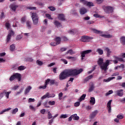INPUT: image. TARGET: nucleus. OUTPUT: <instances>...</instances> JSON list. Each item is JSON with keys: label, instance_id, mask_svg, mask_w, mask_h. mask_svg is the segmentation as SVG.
I'll list each match as a JSON object with an SVG mask.
<instances>
[{"label": "nucleus", "instance_id": "c756f323", "mask_svg": "<svg viewBox=\"0 0 125 125\" xmlns=\"http://www.w3.org/2000/svg\"><path fill=\"white\" fill-rule=\"evenodd\" d=\"M86 96V94H83L81 97H80V98L79 99L80 102H82V101H83V100H84V99H85V97Z\"/></svg>", "mask_w": 125, "mask_h": 125}, {"label": "nucleus", "instance_id": "4be33fe9", "mask_svg": "<svg viewBox=\"0 0 125 125\" xmlns=\"http://www.w3.org/2000/svg\"><path fill=\"white\" fill-rule=\"evenodd\" d=\"M92 31L95 34H103V31L100 30H97L96 29L92 28Z\"/></svg>", "mask_w": 125, "mask_h": 125}, {"label": "nucleus", "instance_id": "f3484780", "mask_svg": "<svg viewBox=\"0 0 125 125\" xmlns=\"http://www.w3.org/2000/svg\"><path fill=\"white\" fill-rule=\"evenodd\" d=\"M58 18L59 20H61V21H65V16L63 14H60L58 16Z\"/></svg>", "mask_w": 125, "mask_h": 125}, {"label": "nucleus", "instance_id": "c9c22d12", "mask_svg": "<svg viewBox=\"0 0 125 125\" xmlns=\"http://www.w3.org/2000/svg\"><path fill=\"white\" fill-rule=\"evenodd\" d=\"M15 50V44H13L10 46V50L11 51H14Z\"/></svg>", "mask_w": 125, "mask_h": 125}, {"label": "nucleus", "instance_id": "f8f14e48", "mask_svg": "<svg viewBox=\"0 0 125 125\" xmlns=\"http://www.w3.org/2000/svg\"><path fill=\"white\" fill-rule=\"evenodd\" d=\"M111 103H112V100H109L107 104V108L108 113H111V110H112V108H111Z\"/></svg>", "mask_w": 125, "mask_h": 125}, {"label": "nucleus", "instance_id": "2eb2a0df", "mask_svg": "<svg viewBox=\"0 0 125 125\" xmlns=\"http://www.w3.org/2000/svg\"><path fill=\"white\" fill-rule=\"evenodd\" d=\"M31 89H32V86H31L30 85L27 86L24 90V94L25 95L28 94V93H29V92H30V91L31 90Z\"/></svg>", "mask_w": 125, "mask_h": 125}, {"label": "nucleus", "instance_id": "f704fd0d", "mask_svg": "<svg viewBox=\"0 0 125 125\" xmlns=\"http://www.w3.org/2000/svg\"><path fill=\"white\" fill-rule=\"evenodd\" d=\"M66 59H71L72 61H76L77 60V58L75 57L67 56L66 57Z\"/></svg>", "mask_w": 125, "mask_h": 125}, {"label": "nucleus", "instance_id": "c03bdc74", "mask_svg": "<svg viewBox=\"0 0 125 125\" xmlns=\"http://www.w3.org/2000/svg\"><path fill=\"white\" fill-rule=\"evenodd\" d=\"M11 93V91L7 92L5 94V97L7 98V99H8L9 98V95Z\"/></svg>", "mask_w": 125, "mask_h": 125}, {"label": "nucleus", "instance_id": "4d7b16f0", "mask_svg": "<svg viewBox=\"0 0 125 125\" xmlns=\"http://www.w3.org/2000/svg\"><path fill=\"white\" fill-rule=\"evenodd\" d=\"M113 93V90H110L108 91V92L105 93V96H108V95H110V94H112Z\"/></svg>", "mask_w": 125, "mask_h": 125}, {"label": "nucleus", "instance_id": "20e7f679", "mask_svg": "<svg viewBox=\"0 0 125 125\" xmlns=\"http://www.w3.org/2000/svg\"><path fill=\"white\" fill-rule=\"evenodd\" d=\"M110 65V61L106 60V62L102 65L100 67L102 70L106 72L108 70V66Z\"/></svg>", "mask_w": 125, "mask_h": 125}, {"label": "nucleus", "instance_id": "58836bf2", "mask_svg": "<svg viewBox=\"0 0 125 125\" xmlns=\"http://www.w3.org/2000/svg\"><path fill=\"white\" fill-rule=\"evenodd\" d=\"M21 24H25V22H26V17H22L21 19Z\"/></svg>", "mask_w": 125, "mask_h": 125}, {"label": "nucleus", "instance_id": "2f4dec72", "mask_svg": "<svg viewBox=\"0 0 125 125\" xmlns=\"http://www.w3.org/2000/svg\"><path fill=\"white\" fill-rule=\"evenodd\" d=\"M44 107H45V108H50V106L49 105H48V102H47V101L44 102L43 104Z\"/></svg>", "mask_w": 125, "mask_h": 125}, {"label": "nucleus", "instance_id": "bb28decb", "mask_svg": "<svg viewBox=\"0 0 125 125\" xmlns=\"http://www.w3.org/2000/svg\"><path fill=\"white\" fill-rule=\"evenodd\" d=\"M55 42L57 44H60V42H61V38L59 37H56Z\"/></svg>", "mask_w": 125, "mask_h": 125}, {"label": "nucleus", "instance_id": "69168bd1", "mask_svg": "<svg viewBox=\"0 0 125 125\" xmlns=\"http://www.w3.org/2000/svg\"><path fill=\"white\" fill-rule=\"evenodd\" d=\"M29 109L33 111H35L36 110V108L32 105H29Z\"/></svg>", "mask_w": 125, "mask_h": 125}, {"label": "nucleus", "instance_id": "1a4fd4ad", "mask_svg": "<svg viewBox=\"0 0 125 125\" xmlns=\"http://www.w3.org/2000/svg\"><path fill=\"white\" fill-rule=\"evenodd\" d=\"M89 40H90V37L83 36L82 37L81 42H89Z\"/></svg>", "mask_w": 125, "mask_h": 125}, {"label": "nucleus", "instance_id": "dca6fc26", "mask_svg": "<svg viewBox=\"0 0 125 125\" xmlns=\"http://www.w3.org/2000/svg\"><path fill=\"white\" fill-rule=\"evenodd\" d=\"M18 7V5H15L14 4H11L10 5V8L13 11L15 12L16 11V9Z\"/></svg>", "mask_w": 125, "mask_h": 125}, {"label": "nucleus", "instance_id": "7c9ffc66", "mask_svg": "<svg viewBox=\"0 0 125 125\" xmlns=\"http://www.w3.org/2000/svg\"><path fill=\"white\" fill-rule=\"evenodd\" d=\"M47 87V82H45L44 85L43 86H39L40 89H45Z\"/></svg>", "mask_w": 125, "mask_h": 125}, {"label": "nucleus", "instance_id": "49530a36", "mask_svg": "<svg viewBox=\"0 0 125 125\" xmlns=\"http://www.w3.org/2000/svg\"><path fill=\"white\" fill-rule=\"evenodd\" d=\"M68 118L67 114H62L60 116V119H66Z\"/></svg>", "mask_w": 125, "mask_h": 125}, {"label": "nucleus", "instance_id": "aec40b11", "mask_svg": "<svg viewBox=\"0 0 125 125\" xmlns=\"http://www.w3.org/2000/svg\"><path fill=\"white\" fill-rule=\"evenodd\" d=\"M120 41L122 45H125V36H122L120 38Z\"/></svg>", "mask_w": 125, "mask_h": 125}, {"label": "nucleus", "instance_id": "a19ab883", "mask_svg": "<svg viewBox=\"0 0 125 125\" xmlns=\"http://www.w3.org/2000/svg\"><path fill=\"white\" fill-rule=\"evenodd\" d=\"M86 5L87 6H88V7H91V6H94V4L92 2H87Z\"/></svg>", "mask_w": 125, "mask_h": 125}, {"label": "nucleus", "instance_id": "393cba45", "mask_svg": "<svg viewBox=\"0 0 125 125\" xmlns=\"http://www.w3.org/2000/svg\"><path fill=\"white\" fill-rule=\"evenodd\" d=\"M90 83L91 84L89 88V92H91V91H93V90L94 89V84H93L92 82Z\"/></svg>", "mask_w": 125, "mask_h": 125}, {"label": "nucleus", "instance_id": "f257e3e1", "mask_svg": "<svg viewBox=\"0 0 125 125\" xmlns=\"http://www.w3.org/2000/svg\"><path fill=\"white\" fill-rule=\"evenodd\" d=\"M83 70L80 68L79 70H77V69H68L63 71L61 72L59 76V78L60 81H63V80H66L67 77L69 76H78L80 75L83 72Z\"/></svg>", "mask_w": 125, "mask_h": 125}, {"label": "nucleus", "instance_id": "f03ea898", "mask_svg": "<svg viewBox=\"0 0 125 125\" xmlns=\"http://www.w3.org/2000/svg\"><path fill=\"white\" fill-rule=\"evenodd\" d=\"M31 18L33 25H38V23H39V16L37 13H31Z\"/></svg>", "mask_w": 125, "mask_h": 125}, {"label": "nucleus", "instance_id": "de8ad7c7", "mask_svg": "<svg viewBox=\"0 0 125 125\" xmlns=\"http://www.w3.org/2000/svg\"><path fill=\"white\" fill-rule=\"evenodd\" d=\"M17 112H18V108H16L14 109L13 110L12 112V114L13 115H15V114H16V113H17Z\"/></svg>", "mask_w": 125, "mask_h": 125}, {"label": "nucleus", "instance_id": "603ef678", "mask_svg": "<svg viewBox=\"0 0 125 125\" xmlns=\"http://www.w3.org/2000/svg\"><path fill=\"white\" fill-rule=\"evenodd\" d=\"M27 9H29L30 10H36L37 8L36 7H27Z\"/></svg>", "mask_w": 125, "mask_h": 125}, {"label": "nucleus", "instance_id": "0eeeda50", "mask_svg": "<svg viewBox=\"0 0 125 125\" xmlns=\"http://www.w3.org/2000/svg\"><path fill=\"white\" fill-rule=\"evenodd\" d=\"M115 94L117 96L123 97L124 96V89H120L115 91Z\"/></svg>", "mask_w": 125, "mask_h": 125}, {"label": "nucleus", "instance_id": "ea45409f", "mask_svg": "<svg viewBox=\"0 0 125 125\" xmlns=\"http://www.w3.org/2000/svg\"><path fill=\"white\" fill-rule=\"evenodd\" d=\"M9 110H11V108H8L7 109H4L3 110H2L0 112V115H2V114H3V113H5V112H7V111H9Z\"/></svg>", "mask_w": 125, "mask_h": 125}, {"label": "nucleus", "instance_id": "37998d69", "mask_svg": "<svg viewBox=\"0 0 125 125\" xmlns=\"http://www.w3.org/2000/svg\"><path fill=\"white\" fill-rule=\"evenodd\" d=\"M124 117L125 116H124V115L122 114H119L117 116V119H119L120 120H123V119H124Z\"/></svg>", "mask_w": 125, "mask_h": 125}, {"label": "nucleus", "instance_id": "4c0bfd02", "mask_svg": "<svg viewBox=\"0 0 125 125\" xmlns=\"http://www.w3.org/2000/svg\"><path fill=\"white\" fill-rule=\"evenodd\" d=\"M25 69H26V68L23 65H21L18 67V70L19 71H23Z\"/></svg>", "mask_w": 125, "mask_h": 125}, {"label": "nucleus", "instance_id": "7ed1b4c3", "mask_svg": "<svg viewBox=\"0 0 125 125\" xmlns=\"http://www.w3.org/2000/svg\"><path fill=\"white\" fill-rule=\"evenodd\" d=\"M103 9L104 12L107 14L113 13L114 11V7L110 6H103Z\"/></svg>", "mask_w": 125, "mask_h": 125}, {"label": "nucleus", "instance_id": "338daca9", "mask_svg": "<svg viewBox=\"0 0 125 125\" xmlns=\"http://www.w3.org/2000/svg\"><path fill=\"white\" fill-rule=\"evenodd\" d=\"M60 50L62 52H64V51H66V50H67V48L62 47Z\"/></svg>", "mask_w": 125, "mask_h": 125}, {"label": "nucleus", "instance_id": "bf43d9fd", "mask_svg": "<svg viewBox=\"0 0 125 125\" xmlns=\"http://www.w3.org/2000/svg\"><path fill=\"white\" fill-rule=\"evenodd\" d=\"M49 9H50V10H51V11H55V7H52V6H50L48 7Z\"/></svg>", "mask_w": 125, "mask_h": 125}, {"label": "nucleus", "instance_id": "412c9836", "mask_svg": "<svg viewBox=\"0 0 125 125\" xmlns=\"http://www.w3.org/2000/svg\"><path fill=\"white\" fill-rule=\"evenodd\" d=\"M104 50L105 51H106V55L107 56V57H109L111 54V53H112V51H111V50H110V49H109V48L108 47H106L104 49Z\"/></svg>", "mask_w": 125, "mask_h": 125}, {"label": "nucleus", "instance_id": "a211bd4d", "mask_svg": "<svg viewBox=\"0 0 125 125\" xmlns=\"http://www.w3.org/2000/svg\"><path fill=\"white\" fill-rule=\"evenodd\" d=\"M26 27L28 30H30V29H32V22L30 21H26Z\"/></svg>", "mask_w": 125, "mask_h": 125}, {"label": "nucleus", "instance_id": "a18cd8bd", "mask_svg": "<svg viewBox=\"0 0 125 125\" xmlns=\"http://www.w3.org/2000/svg\"><path fill=\"white\" fill-rule=\"evenodd\" d=\"M47 115H48V116H47L48 119L49 120H50V119H52L53 118L52 114H51V113H50V111L48 112Z\"/></svg>", "mask_w": 125, "mask_h": 125}, {"label": "nucleus", "instance_id": "5fc2aeb1", "mask_svg": "<svg viewBox=\"0 0 125 125\" xmlns=\"http://www.w3.org/2000/svg\"><path fill=\"white\" fill-rule=\"evenodd\" d=\"M14 80H15V76H14V74H13L9 78V81H10V82H12V81H14Z\"/></svg>", "mask_w": 125, "mask_h": 125}, {"label": "nucleus", "instance_id": "774afa93", "mask_svg": "<svg viewBox=\"0 0 125 125\" xmlns=\"http://www.w3.org/2000/svg\"><path fill=\"white\" fill-rule=\"evenodd\" d=\"M120 102H121V103H125V98L122 99L121 100H120Z\"/></svg>", "mask_w": 125, "mask_h": 125}, {"label": "nucleus", "instance_id": "423d86ee", "mask_svg": "<svg viewBox=\"0 0 125 125\" xmlns=\"http://www.w3.org/2000/svg\"><path fill=\"white\" fill-rule=\"evenodd\" d=\"M14 34L15 33L14 31H13V30L9 31V33L7 36V38L6 40V43H8V42H9L10 40H11V37H12V36H14Z\"/></svg>", "mask_w": 125, "mask_h": 125}, {"label": "nucleus", "instance_id": "ddd939ff", "mask_svg": "<svg viewBox=\"0 0 125 125\" xmlns=\"http://www.w3.org/2000/svg\"><path fill=\"white\" fill-rule=\"evenodd\" d=\"M86 12H87V10L85 8L83 7L80 9V13L81 15H84Z\"/></svg>", "mask_w": 125, "mask_h": 125}, {"label": "nucleus", "instance_id": "0e129e2a", "mask_svg": "<svg viewBox=\"0 0 125 125\" xmlns=\"http://www.w3.org/2000/svg\"><path fill=\"white\" fill-rule=\"evenodd\" d=\"M80 104H81V103H80V102H77L76 103H75L74 104V106H75V107H79L80 106Z\"/></svg>", "mask_w": 125, "mask_h": 125}, {"label": "nucleus", "instance_id": "5701e85b", "mask_svg": "<svg viewBox=\"0 0 125 125\" xmlns=\"http://www.w3.org/2000/svg\"><path fill=\"white\" fill-rule=\"evenodd\" d=\"M113 57L114 59H116L118 61H120V62H124V59L122 58H120L117 56H113Z\"/></svg>", "mask_w": 125, "mask_h": 125}, {"label": "nucleus", "instance_id": "9d476101", "mask_svg": "<svg viewBox=\"0 0 125 125\" xmlns=\"http://www.w3.org/2000/svg\"><path fill=\"white\" fill-rule=\"evenodd\" d=\"M55 95H53V96H51V95H49V93H46L45 95H44L42 97H41V100H43V99H45V98H49V97H55Z\"/></svg>", "mask_w": 125, "mask_h": 125}, {"label": "nucleus", "instance_id": "cd10ccee", "mask_svg": "<svg viewBox=\"0 0 125 125\" xmlns=\"http://www.w3.org/2000/svg\"><path fill=\"white\" fill-rule=\"evenodd\" d=\"M92 78H93V75H90V76L87 77L86 78L84 79V83H86V82H88V81H89V80H91V79H92Z\"/></svg>", "mask_w": 125, "mask_h": 125}, {"label": "nucleus", "instance_id": "09e8293b", "mask_svg": "<svg viewBox=\"0 0 125 125\" xmlns=\"http://www.w3.org/2000/svg\"><path fill=\"white\" fill-rule=\"evenodd\" d=\"M7 92L6 91V90L4 89L3 91V92L0 93V96H1V98H2L3 97V94H6Z\"/></svg>", "mask_w": 125, "mask_h": 125}, {"label": "nucleus", "instance_id": "b1692460", "mask_svg": "<svg viewBox=\"0 0 125 125\" xmlns=\"http://www.w3.org/2000/svg\"><path fill=\"white\" fill-rule=\"evenodd\" d=\"M54 23V25H55V26L57 27V28L62 27V25L61 24V23H60L59 21H55Z\"/></svg>", "mask_w": 125, "mask_h": 125}, {"label": "nucleus", "instance_id": "6ab92c4d", "mask_svg": "<svg viewBox=\"0 0 125 125\" xmlns=\"http://www.w3.org/2000/svg\"><path fill=\"white\" fill-rule=\"evenodd\" d=\"M100 36V37H102V38H104L105 39H110V38L113 37V35H111L110 34H101Z\"/></svg>", "mask_w": 125, "mask_h": 125}, {"label": "nucleus", "instance_id": "052dcab7", "mask_svg": "<svg viewBox=\"0 0 125 125\" xmlns=\"http://www.w3.org/2000/svg\"><path fill=\"white\" fill-rule=\"evenodd\" d=\"M80 2H82V3H83V4L86 5L87 4V1H86L85 0H81Z\"/></svg>", "mask_w": 125, "mask_h": 125}, {"label": "nucleus", "instance_id": "39448f33", "mask_svg": "<svg viewBox=\"0 0 125 125\" xmlns=\"http://www.w3.org/2000/svg\"><path fill=\"white\" fill-rule=\"evenodd\" d=\"M91 51V50H86L85 51H81L80 52L81 60H83V59H84V57H85V55L90 53Z\"/></svg>", "mask_w": 125, "mask_h": 125}, {"label": "nucleus", "instance_id": "c85d7f7f", "mask_svg": "<svg viewBox=\"0 0 125 125\" xmlns=\"http://www.w3.org/2000/svg\"><path fill=\"white\" fill-rule=\"evenodd\" d=\"M103 59H102V58H100L99 59V60L98 61V64L99 66H102V64H103Z\"/></svg>", "mask_w": 125, "mask_h": 125}, {"label": "nucleus", "instance_id": "3c124183", "mask_svg": "<svg viewBox=\"0 0 125 125\" xmlns=\"http://www.w3.org/2000/svg\"><path fill=\"white\" fill-rule=\"evenodd\" d=\"M45 16L48 18V19H50V20H52V19H53V18H51V16L49 14H46Z\"/></svg>", "mask_w": 125, "mask_h": 125}, {"label": "nucleus", "instance_id": "9b49d317", "mask_svg": "<svg viewBox=\"0 0 125 125\" xmlns=\"http://www.w3.org/2000/svg\"><path fill=\"white\" fill-rule=\"evenodd\" d=\"M98 113V111L97 110H94L92 113L90 115V118L91 119H94L96 117V115Z\"/></svg>", "mask_w": 125, "mask_h": 125}, {"label": "nucleus", "instance_id": "6e6d98bb", "mask_svg": "<svg viewBox=\"0 0 125 125\" xmlns=\"http://www.w3.org/2000/svg\"><path fill=\"white\" fill-rule=\"evenodd\" d=\"M62 97H63V93L61 92L59 94V100H62Z\"/></svg>", "mask_w": 125, "mask_h": 125}, {"label": "nucleus", "instance_id": "72a5a7b5", "mask_svg": "<svg viewBox=\"0 0 125 125\" xmlns=\"http://www.w3.org/2000/svg\"><path fill=\"white\" fill-rule=\"evenodd\" d=\"M5 26L7 29V30H9V28H10V23H9V21H7L5 24Z\"/></svg>", "mask_w": 125, "mask_h": 125}, {"label": "nucleus", "instance_id": "e433bc0d", "mask_svg": "<svg viewBox=\"0 0 125 125\" xmlns=\"http://www.w3.org/2000/svg\"><path fill=\"white\" fill-rule=\"evenodd\" d=\"M68 34H70L71 35H75L76 34V29H72L71 30H69L68 31Z\"/></svg>", "mask_w": 125, "mask_h": 125}, {"label": "nucleus", "instance_id": "473e14b6", "mask_svg": "<svg viewBox=\"0 0 125 125\" xmlns=\"http://www.w3.org/2000/svg\"><path fill=\"white\" fill-rule=\"evenodd\" d=\"M72 116H74L73 117V121H79V120H80V117L77 116V114H73Z\"/></svg>", "mask_w": 125, "mask_h": 125}, {"label": "nucleus", "instance_id": "a878e982", "mask_svg": "<svg viewBox=\"0 0 125 125\" xmlns=\"http://www.w3.org/2000/svg\"><path fill=\"white\" fill-rule=\"evenodd\" d=\"M89 102L91 105H94V104H95V98L93 97H91Z\"/></svg>", "mask_w": 125, "mask_h": 125}, {"label": "nucleus", "instance_id": "6e6552de", "mask_svg": "<svg viewBox=\"0 0 125 125\" xmlns=\"http://www.w3.org/2000/svg\"><path fill=\"white\" fill-rule=\"evenodd\" d=\"M47 82V85L49 84L50 85H53V84H56L57 83V82H55V80H51L50 79H48L45 80V83Z\"/></svg>", "mask_w": 125, "mask_h": 125}, {"label": "nucleus", "instance_id": "864d4df0", "mask_svg": "<svg viewBox=\"0 0 125 125\" xmlns=\"http://www.w3.org/2000/svg\"><path fill=\"white\" fill-rule=\"evenodd\" d=\"M48 104L49 105H51V106L53 105H55V101H49L48 102Z\"/></svg>", "mask_w": 125, "mask_h": 125}, {"label": "nucleus", "instance_id": "13d9d810", "mask_svg": "<svg viewBox=\"0 0 125 125\" xmlns=\"http://www.w3.org/2000/svg\"><path fill=\"white\" fill-rule=\"evenodd\" d=\"M5 17V16H4V13L2 12L0 15V19H1V20H2V19H4Z\"/></svg>", "mask_w": 125, "mask_h": 125}, {"label": "nucleus", "instance_id": "79ce46f5", "mask_svg": "<svg viewBox=\"0 0 125 125\" xmlns=\"http://www.w3.org/2000/svg\"><path fill=\"white\" fill-rule=\"evenodd\" d=\"M97 51L99 53V55H102V54H103V50L100 48L97 49Z\"/></svg>", "mask_w": 125, "mask_h": 125}, {"label": "nucleus", "instance_id": "680f3d73", "mask_svg": "<svg viewBox=\"0 0 125 125\" xmlns=\"http://www.w3.org/2000/svg\"><path fill=\"white\" fill-rule=\"evenodd\" d=\"M61 61H62V62H63L64 64H68V61H67V60L62 59L61 60Z\"/></svg>", "mask_w": 125, "mask_h": 125}, {"label": "nucleus", "instance_id": "8fccbe9b", "mask_svg": "<svg viewBox=\"0 0 125 125\" xmlns=\"http://www.w3.org/2000/svg\"><path fill=\"white\" fill-rule=\"evenodd\" d=\"M36 63L38 64V65H39V66H42V64H43L42 62L39 61V60H37L36 61Z\"/></svg>", "mask_w": 125, "mask_h": 125}, {"label": "nucleus", "instance_id": "e2e57ef3", "mask_svg": "<svg viewBox=\"0 0 125 125\" xmlns=\"http://www.w3.org/2000/svg\"><path fill=\"white\" fill-rule=\"evenodd\" d=\"M69 54L70 55H73V54H75L76 53L73 51L72 49L69 50Z\"/></svg>", "mask_w": 125, "mask_h": 125}, {"label": "nucleus", "instance_id": "4468645a", "mask_svg": "<svg viewBox=\"0 0 125 125\" xmlns=\"http://www.w3.org/2000/svg\"><path fill=\"white\" fill-rule=\"evenodd\" d=\"M14 76H15V78L17 79L19 82L21 81V74L20 73H15L14 74Z\"/></svg>", "mask_w": 125, "mask_h": 125}]
</instances>
